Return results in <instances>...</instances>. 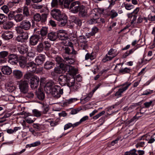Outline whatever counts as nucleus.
Instances as JSON below:
<instances>
[{"mask_svg":"<svg viewBox=\"0 0 155 155\" xmlns=\"http://www.w3.org/2000/svg\"><path fill=\"white\" fill-rule=\"evenodd\" d=\"M45 90L48 91V93L51 94L55 98L58 99L61 96L63 93V88H61L58 85H54L51 82L47 83L45 87Z\"/></svg>","mask_w":155,"mask_h":155,"instance_id":"1","label":"nucleus"},{"mask_svg":"<svg viewBox=\"0 0 155 155\" xmlns=\"http://www.w3.org/2000/svg\"><path fill=\"white\" fill-rule=\"evenodd\" d=\"M60 30L58 34L54 32H51L48 33V38L51 41H54L58 37L61 40H66L68 38V35L65 33H62Z\"/></svg>","mask_w":155,"mask_h":155,"instance_id":"2","label":"nucleus"},{"mask_svg":"<svg viewBox=\"0 0 155 155\" xmlns=\"http://www.w3.org/2000/svg\"><path fill=\"white\" fill-rule=\"evenodd\" d=\"M60 84L61 86H64L67 84L68 87L72 86L74 84L73 82H71L72 80L68 75L61 74L60 75L58 79Z\"/></svg>","mask_w":155,"mask_h":155,"instance_id":"3","label":"nucleus"},{"mask_svg":"<svg viewBox=\"0 0 155 155\" xmlns=\"http://www.w3.org/2000/svg\"><path fill=\"white\" fill-rule=\"evenodd\" d=\"M31 27V24L30 21L28 20H24L20 23L19 26L15 28V30H17L19 32L21 33L23 31H28Z\"/></svg>","mask_w":155,"mask_h":155,"instance_id":"4","label":"nucleus"},{"mask_svg":"<svg viewBox=\"0 0 155 155\" xmlns=\"http://www.w3.org/2000/svg\"><path fill=\"white\" fill-rule=\"evenodd\" d=\"M48 15L46 13H43L41 15L39 13H37L34 15L33 19L35 21L44 23L47 21Z\"/></svg>","mask_w":155,"mask_h":155,"instance_id":"5","label":"nucleus"},{"mask_svg":"<svg viewBox=\"0 0 155 155\" xmlns=\"http://www.w3.org/2000/svg\"><path fill=\"white\" fill-rule=\"evenodd\" d=\"M131 83L126 82L123 84L121 86V88L119 89L117 92L115 94V96L117 97H119L122 96V94L128 88V87L131 85Z\"/></svg>","mask_w":155,"mask_h":155,"instance_id":"6","label":"nucleus"},{"mask_svg":"<svg viewBox=\"0 0 155 155\" xmlns=\"http://www.w3.org/2000/svg\"><path fill=\"white\" fill-rule=\"evenodd\" d=\"M51 15L53 18L57 21L60 20L61 18L65 15L61 13L59 10L56 8L53 9L51 11Z\"/></svg>","mask_w":155,"mask_h":155,"instance_id":"7","label":"nucleus"},{"mask_svg":"<svg viewBox=\"0 0 155 155\" xmlns=\"http://www.w3.org/2000/svg\"><path fill=\"white\" fill-rule=\"evenodd\" d=\"M28 83L27 81L21 80L19 82L18 86L21 92L22 93H26L28 91Z\"/></svg>","mask_w":155,"mask_h":155,"instance_id":"8","label":"nucleus"},{"mask_svg":"<svg viewBox=\"0 0 155 155\" xmlns=\"http://www.w3.org/2000/svg\"><path fill=\"white\" fill-rule=\"evenodd\" d=\"M79 3V2L76 1L71 3L69 8L72 12L76 13L80 11L82 5H80Z\"/></svg>","mask_w":155,"mask_h":155,"instance_id":"9","label":"nucleus"},{"mask_svg":"<svg viewBox=\"0 0 155 155\" xmlns=\"http://www.w3.org/2000/svg\"><path fill=\"white\" fill-rule=\"evenodd\" d=\"M59 67L54 68V70L57 74L64 73L68 70L69 67L68 65L61 64L59 65Z\"/></svg>","mask_w":155,"mask_h":155,"instance_id":"10","label":"nucleus"},{"mask_svg":"<svg viewBox=\"0 0 155 155\" xmlns=\"http://www.w3.org/2000/svg\"><path fill=\"white\" fill-rule=\"evenodd\" d=\"M26 68L28 71L33 73H37L36 64L32 61L26 64Z\"/></svg>","mask_w":155,"mask_h":155,"instance_id":"11","label":"nucleus"},{"mask_svg":"<svg viewBox=\"0 0 155 155\" xmlns=\"http://www.w3.org/2000/svg\"><path fill=\"white\" fill-rule=\"evenodd\" d=\"M39 79V78L36 76H34L31 79V87L33 89L37 87L38 85Z\"/></svg>","mask_w":155,"mask_h":155,"instance_id":"12","label":"nucleus"},{"mask_svg":"<svg viewBox=\"0 0 155 155\" xmlns=\"http://www.w3.org/2000/svg\"><path fill=\"white\" fill-rule=\"evenodd\" d=\"M92 18L88 20V23L90 24H92L99 22V16L97 13H94L93 12L91 13Z\"/></svg>","mask_w":155,"mask_h":155,"instance_id":"13","label":"nucleus"},{"mask_svg":"<svg viewBox=\"0 0 155 155\" xmlns=\"http://www.w3.org/2000/svg\"><path fill=\"white\" fill-rule=\"evenodd\" d=\"M45 55L43 54H40L35 59L36 64L39 65L42 64L45 61Z\"/></svg>","mask_w":155,"mask_h":155,"instance_id":"14","label":"nucleus"},{"mask_svg":"<svg viewBox=\"0 0 155 155\" xmlns=\"http://www.w3.org/2000/svg\"><path fill=\"white\" fill-rule=\"evenodd\" d=\"M39 40H41L40 35H32L30 38V43L32 45H35L38 43Z\"/></svg>","mask_w":155,"mask_h":155,"instance_id":"15","label":"nucleus"},{"mask_svg":"<svg viewBox=\"0 0 155 155\" xmlns=\"http://www.w3.org/2000/svg\"><path fill=\"white\" fill-rule=\"evenodd\" d=\"M140 140H145L147 141V143H152L155 141L154 137L153 136H151L147 134L141 136Z\"/></svg>","mask_w":155,"mask_h":155,"instance_id":"16","label":"nucleus"},{"mask_svg":"<svg viewBox=\"0 0 155 155\" xmlns=\"http://www.w3.org/2000/svg\"><path fill=\"white\" fill-rule=\"evenodd\" d=\"M48 28L46 27H43L40 29L39 35H41V41L46 38L48 33Z\"/></svg>","mask_w":155,"mask_h":155,"instance_id":"17","label":"nucleus"},{"mask_svg":"<svg viewBox=\"0 0 155 155\" xmlns=\"http://www.w3.org/2000/svg\"><path fill=\"white\" fill-rule=\"evenodd\" d=\"M18 51L22 54L26 53L28 51V46L26 45L23 44L18 48Z\"/></svg>","mask_w":155,"mask_h":155,"instance_id":"18","label":"nucleus"},{"mask_svg":"<svg viewBox=\"0 0 155 155\" xmlns=\"http://www.w3.org/2000/svg\"><path fill=\"white\" fill-rule=\"evenodd\" d=\"M36 95L37 98L38 99L41 101L44 100L45 97L44 92L39 89L36 92Z\"/></svg>","mask_w":155,"mask_h":155,"instance_id":"19","label":"nucleus"},{"mask_svg":"<svg viewBox=\"0 0 155 155\" xmlns=\"http://www.w3.org/2000/svg\"><path fill=\"white\" fill-rule=\"evenodd\" d=\"M55 65L54 63L52 61H47L44 64V68L46 70H50L53 68Z\"/></svg>","mask_w":155,"mask_h":155,"instance_id":"20","label":"nucleus"},{"mask_svg":"<svg viewBox=\"0 0 155 155\" xmlns=\"http://www.w3.org/2000/svg\"><path fill=\"white\" fill-rule=\"evenodd\" d=\"M1 69L4 74L10 75L12 72L11 68L7 66H3Z\"/></svg>","mask_w":155,"mask_h":155,"instance_id":"21","label":"nucleus"},{"mask_svg":"<svg viewBox=\"0 0 155 155\" xmlns=\"http://www.w3.org/2000/svg\"><path fill=\"white\" fill-rule=\"evenodd\" d=\"M12 73L14 76L18 79H20L23 76L22 72L19 70H14Z\"/></svg>","mask_w":155,"mask_h":155,"instance_id":"22","label":"nucleus"},{"mask_svg":"<svg viewBox=\"0 0 155 155\" xmlns=\"http://www.w3.org/2000/svg\"><path fill=\"white\" fill-rule=\"evenodd\" d=\"M67 17L65 15L61 18L60 20H58L59 21V24L61 26H64L67 23Z\"/></svg>","mask_w":155,"mask_h":155,"instance_id":"23","label":"nucleus"},{"mask_svg":"<svg viewBox=\"0 0 155 155\" xmlns=\"http://www.w3.org/2000/svg\"><path fill=\"white\" fill-rule=\"evenodd\" d=\"M65 62L68 64H73L74 62V60L73 58H69L68 56L67 57L64 56V55H63Z\"/></svg>","mask_w":155,"mask_h":155,"instance_id":"24","label":"nucleus"},{"mask_svg":"<svg viewBox=\"0 0 155 155\" xmlns=\"http://www.w3.org/2000/svg\"><path fill=\"white\" fill-rule=\"evenodd\" d=\"M15 30L17 33L20 34L21 37H22V38L25 41H27L28 38V33L27 32H25L24 31H23L22 32H21V33H20L17 30Z\"/></svg>","mask_w":155,"mask_h":155,"instance_id":"25","label":"nucleus"},{"mask_svg":"<svg viewBox=\"0 0 155 155\" xmlns=\"http://www.w3.org/2000/svg\"><path fill=\"white\" fill-rule=\"evenodd\" d=\"M24 15L21 14H18L16 15L15 16V20L17 22H19L23 20L24 18Z\"/></svg>","mask_w":155,"mask_h":155,"instance_id":"26","label":"nucleus"},{"mask_svg":"<svg viewBox=\"0 0 155 155\" xmlns=\"http://www.w3.org/2000/svg\"><path fill=\"white\" fill-rule=\"evenodd\" d=\"M18 63L20 66L21 68L26 67V60L24 57H21L19 60Z\"/></svg>","mask_w":155,"mask_h":155,"instance_id":"27","label":"nucleus"},{"mask_svg":"<svg viewBox=\"0 0 155 155\" xmlns=\"http://www.w3.org/2000/svg\"><path fill=\"white\" fill-rule=\"evenodd\" d=\"M14 23L12 21H8L3 24V27L5 29H9L13 26Z\"/></svg>","mask_w":155,"mask_h":155,"instance_id":"28","label":"nucleus"},{"mask_svg":"<svg viewBox=\"0 0 155 155\" xmlns=\"http://www.w3.org/2000/svg\"><path fill=\"white\" fill-rule=\"evenodd\" d=\"M13 33L12 32L9 31L8 33H5L3 35V38L5 40H9L13 37Z\"/></svg>","mask_w":155,"mask_h":155,"instance_id":"29","label":"nucleus"},{"mask_svg":"<svg viewBox=\"0 0 155 155\" xmlns=\"http://www.w3.org/2000/svg\"><path fill=\"white\" fill-rule=\"evenodd\" d=\"M140 10L139 8H136L132 12L127 14V15L128 18H131L134 16V15H137Z\"/></svg>","mask_w":155,"mask_h":155,"instance_id":"30","label":"nucleus"},{"mask_svg":"<svg viewBox=\"0 0 155 155\" xmlns=\"http://www.w3.org/2000/svg\"><path fill=\"white\" fill-rule=\"evenodd\" d=\"M107 55V54H106L102 60L103 62L105 63L107 61L112 60L113 58L117 55V54H115V55L113 56H108Z\"/></svg>","mask_w":155,"mask_h":155,"instance_id":"31","label":"nucleus"},{"mask_svg":"<svg viewBox=\"0 0 155 155\" xmlns=\"http://www.w3.org/2000/svg\"><path fill=\"white\" fill-rule=\"evenodd\" d=\"M34 76L32 73L31 72H28L25 74L24 76V80L28 81V83L29 81V79L32 78Z\"/></svg>","mask_w":155,"mask_h":155,"instance_id":"32","label":"nucleus"},{"mask_svg":"<svg viewBox=\"0 0 155 155\" xmlns=\"http://www.w3.org/2000/svg\"><path fill=\"white\" fill-rule=\"evenodd\" d=\"M119 71L120 73H121L122 74L129 73L130 71V69L127 67L124 68L121 67V68H120L119 69Z\"/></svg>","mask_w":155,"mask_h":155,"instance_id":"33","label":"nucleus"},{"mask_svg":"<svg viewBox=\"0 0 155 155\" xmlns=\"http://www.w3.org/2000/svg\"><path fill=\"white\" fill-rule=\"evenodd\" d=\"M23 11V15L24 16H28L30 15L28 7L27 6H25L23 7L22 9Z\"/></svg>","mask_w":155,"mask_h":155,"instance_id":"34","label":"nucleus"},{"mask_svg":"<svg viewBox=\"0 0 155 155\" xmlns=\"http://www.w3.org/2000/svg\"><path fill=\"white\" fill-rule=\"evenodd\" d=\"M109 15L110 18L113 19L118 16V13L115 10L112 9L110 11Z\"/></svg>","mask_w":155,"mask_h":155,"instance_id":"35","label":"nucleus"},{"mask_svg":"<svg viewBox=\"0 0 155 155\" xmlns=\"http://www.w3.org/2000/svg\"><path fill=\"white\" fill-rule=\"evenodd\" d=\"M73 21L77 25L79 26H81L82 25V22L81 20L75 16L73 17Z\"/></svg>","mask_w":155,"mask_h":155,"instance_id":"36","label":"nucleus"},{"mask_svg":"<svg viewBox=\"0 0 155 155\" xmlns=\"http://www.w3.org/2000/svg\"><path fill=\"white\" fill-rule=\"evenodd\" d=\"M135 49H133L127 51L122 56V58H125L130 54L133 53L135 51Z\"/></svg>","mask_w":155,"mask_h":155,"instance_id":"37","label":"nucleus"},{"mask_svg":"<svg viewBox=\"0 0 155 155\" xmlns=\"http://www.w3.org/2000/svg\"><path fill=\"white\" fill-rule=\"evenodd\" d=\"M155 104V100L150 101L149 102H145L144 103V107L146 108H149L150 106H153Z\"/></svg>","mask_w":155,"mask_h":155,"instance_id":"38","label":"nucleus"},{"mask_svg":"<svg viewBox=\"0 0 155 155\" xmlns=\"http://www.w3.org/2000/svg\"><path fill=\"white\" fill-rule=\"evenodd\" d=\"M44 48V44L41 42L39 44L36 48L37 51L39 53H41L43 51Z\"/></svg>","mask_w":155,"mask_h":155,"instance_id":"39","label":"nucleus"},{"mask_svg":"<svg viewBox=\"0 0 155 155\" xmlns=\"http://www.w3.org/2000/svg\"><path fill=\"white\" fill-rule=\"evenodd\" d=\"M9 62H11L13 61V60H16L18 58V57L16 54H11L9 55Z\"/></svg>","mask_w":155,"mask_h":155,"instance_id":"40","label":"nucleus"},{"mask_svg":"<svg viewBox=\"0 0 155 155\" xmlns=\"http://www.w3.org/2000/svg\"><path fill=\"white\" fill-rule=\"evenodd\" d=\"M124 6L125 7V9L128 10H130L134 8V5L130 4L124 3Z\"/></svg>","mask_w":155,"mask_h":155,"instance_id":"41","label":"nucleus"},{"mask_svg":"<svg viewBox=\"0 0 155 155\" xmlns=\"http://www.w3.org/2000/svg\"><path fill=\"white\" fill-rule=\"evenodd\" d=\"M79 12L80 15L83 17H84L87 15V12L85 10V7L83 5L81 6L80 10Z\"/></svg>","mask_w":155,"mask_h":155,"instance_id":"42","label":"nucleus"},{"mask_svg":"<svg viewBox=\"0 0 155 155\" xmlns=\"http://www.w3.org/2000/svg\"><path fill=\"white\" fill-rule=\"evenodd\" d=\"M33 115L36 117H40L41 115V112L36 109L32 110Z\"/></svg>","mask_w":155,"mask_h":155,"instance_id":"43","label":"nucleus"},{"mask_svg":"<svg viewBox=\"0 0 155 155\" xmlns=\"http://www.w3.org/2000/svg\"><path fill=\"white\" fill-rule=\"evenodd\" d=\"M44 49L45 50H48L49 49L51 46L50 43L48 41H45L43 42Z\"/></svg>","mask_w":155,"mask_h":155,"instance_id":"44","label":"nucleus"},{"mask_svg":"<svg viewBox=\"0 0 155 155\" xmlns=\"http://www.w3.org/2000/svg\"><path fill=\"white\" fill-rule=\"evenodd\" d=\"M71 82H73L74 84L72 86L69 87H71V89H73L74 91H76L77 90L79 87L80 85V84L78 83H75L74 80H72Z\"/></svg>","mask_w":155,"mask_h":155,"instance_id":"45","label":"nucleus"},{"mask_svg":"<svg viewBox=\"0 0 155 155\" xmlns=\"http://www.w3.org/2000/svg\"><path fill=\"white\" fill-rule=\"evenodd\" d=\"M7 17L3 14H0V24H2L6 20Z\"/></svg>","mask_w":155,"mask_h":155,"instance_id":"46","label":"nucleus"},{"mask_svg":"<svg viewBox=\"0 0 155 155\" xmlns=\"http://www.w3.org/2000/svg\"><path fill=\"white\" fill-rule=\"evenodd\" d=\"M93 95V94L91 93L88 94L87 96L84 98L82 101L84 103H86L90 101Z\"/></svg>","mask_w":155,"mask_h":155,"instance_id":"47","label":"nucleus"},{"mask_svg":"<svg viewBox=\"0 0 155 155\" xmlns=\"http://www.w3.org/2000/svg\"><path fill=\"white\" fill-rule=\"evenodd\" d=\"M137 150L135 149H133L129 151L125 152L124 155H138L136 153Z\"/></svg>","mask_w":155,"mask_h":155,"instance_id":"48","label":"nucleus"},{"mask_svg":"<svg viewBox=\"0 0 155 155\" xmlns=\"http://www.w3.org/2000/svg\"><path fill=\"white\" fill-rule=\"evenodd\" d=\"M104 9L103 8H94L93 11H92V12L94 13H97L98 15L99 14H101L103 13V10Z\"/></svg>","mask_w":155,"mask_h":155,"instance_id":"49","label":"nucleus"},{"mask_svg":"<svg viewBox=\"0 0 155 155\" xmlns=\"http://www.w3.org/2000/svg\"><path fill=\"white\" fill-rule=\"evenodd\" d=\"M56 61L60 65L61 64H64V60L61 57L57 56L55 58Z\"/></svg>","mask_w":155,"mask_h":155,"instance_id":"50","label":"nucleus"},{"mask_svg":"<svg viewBox=\"0 0 155 155\" xmlns=\"http://www.w3.org/2000/svg\"><path fill=\"white\" fill-rule=\"evenodd\" d=\"M87 41L85 37L84 36H80L78 39V44Z\"/></svg>","mask_w":155,"mask_h":155,"instance_id":"51","label":"nucleus"},{"mask_svg":"<svg viewBox=\"0 0 155 155\" xmlns=\"http://www.w3.org/2000/svg\"><path fill=\"white\" fill-rule=\"evenodd\" d=\"M95 57L92 54H89L88 53H87L85 56V59L87 60L89 59H90L91 60H92L94 59Z\"/></svg>","mask_w":155,"mask_h":155,"instance_id":"52","label":"nucleus"},{"mask_svg":"<svg viewBox=\"0 0 155 155\" xmlns=\"http://www.w3.org/2000/svg\"><path fill=\"white\" fill-rule=\"evenodd\" d=\"M42 113L45 114L47 113L49 110V108L48 106L46 105H43L42 107Z\"/></svg>","mask_w":155,"mask_h":155,"instance_id":"53","label":"nucleus"},{"mask_svg":"<svg viewBox=\"0 0 155 155\" xmlns=\"http://www.w3.org/2000/svg\"><path fill=\"white\" fill-rule=\"evenodd\" d=\"M68 66L69 67L68 68V71L71 72V73L73 74H75L77 71V69L75 68L74 67H72L71 66H70L69 65H68Z\"/></svg>","mask_w":155,"mask_h":155,"instance_id":"54","label":"nucleus"},{"mask_svg":"<svg viewBox=\"0 0 155 155\" xmlns=\"http://www.w3.org/2000/svg\"><path fill=\"white\" fill-rule=\"evenodd\" d=\"M23 2V0H13L12 3L13 5H17L21 4Z\"/></svg>","mask_w":155,"mask_h":155,"instance_id":"55","label":"nucleus"},{"mask_svg":"<svg viewBox=\"0 0 155 155\" xmlns=\"http://www.w3.org/2000/svg\"><path fill=\"white\" fill-rule=\"evenodd\" d=\"M79 45L81 48L83 50L87 49L88 48V45L87 41L84 43H82L79 44Z\"/></svg>","mask_w":155,"mask_h":155,"instance_id":"56","label":"nucleus"},{"mask_svg":"<svg viewBox=\"0 0 155 155\" xmlns=\"http://www.w3.org/2000/svg\"><path fill=\"white\" fill-rule=\"evenodd\" d=\"M1 9L5 13H7L9 10L8 7L6 5H4L1 8Z\"/></svg>","mask_w":155,"mask_h":155,"instance_id":"57","label":"nucleus"},{"mask_svg":"<svg viewBox=\"0 0 155 155\" xmlns=\"http://www.w3.org/2000/svg\"><path fill=\"white\" fill-rule=\"evenodd\" d=\"M15 12H10L8 15V18L9 20L15 19V16L14 15Z\"/></svg>","mask_w":155,"mask_h":155,"instance_id":"58","label":"nucleus"},{"mask_svg":"<svg viewBox=\"0 0 155 155\" xmlns=\"http://www.w3.org/2000/svg\"><path fill=\"white\" fill-rule=\"evenodd\" d=\"M74 0H64V6L65 7L69 8L70 4Z\"/></svg>","mask_w":155,"mask_h":155,"instance_id":"59","label":"nucleus"},{"mask_svg":"<svg viewBox=\"0 0 155 155\" xmlns=\"http://www.w3.org/2000/svg\"><path fill=\"white\" fill-rule=\"evenodd\" d=\"M116 50L114 49H113V48H111L108 51L107 54L109 55H113V56L115 55V54H117L116 53Z\"/></svg>","mask_w":155,"mask_h":155,"instance_id":"60","label":"nucleus"},{"mask_svg":"<svg viewBox=\"0 0 155 155\" xmlns=\"http://www.w3.org/2000/svg\"><path fill=\"white\" fill-rule=\"evenodd\" d=\"M77 101V98H71L68 100L66 101V102L64 103V104H70L73 102L74 101Z\"/></svg>","mask_w":155,"mask_h":155,"instance_id":"61","label":"nucleus"},{"mask_svg":"<svg viewBox=\"0 0 155 155\" xmlns=\"http://www.w3.org/2000/svg\"><path fill=\"white\" fill-rule=\"evenodd\" d=\"M8 54V52L7 51H3L0 52V58H4Z\"/></svg>","mask_w":155,"mask_h":155,"instance_id":"62","label":"nucleus"},{"mask_svg":"<svg viewBox=\"0 0 155 155\" xmlns=\"http://www.w3.org/2000/svg\"><path fill=\"white\" fill-rule=\"evenodd\" d=\"M51 6L53 7H56L58 5V0H52L51 2Z\"/></svg>","mask_w":155,"mask_h":155,"instance_id":"63","label":"nucleus"},{"mask_svg":"<svg viewBox=\"0 0 155 155\" xmlns=\"http://www.w3.org/2000/svg\"><path fill=\"white\" fill-rule=\"evenodd\" d=\"M33 127L37 131L40 130L41 129V125L38 124H34L33 125Z\"/></svg>","mask_w":155,"mask_h":155,"instance_id":"64","label":"nucleus"}]
</instances>
